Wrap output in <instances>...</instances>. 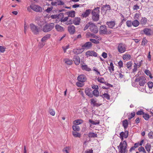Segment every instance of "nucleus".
<instances>
[{
    "instance_id": "a19ab883",
    "label": "nucleus",
    "mask_w": 153,
    "mask_h": 153,
    "mask_svg": "<svg viewBox=\"0 0 153 153\" xmlns=\"http://www.w3.org/2000/svg\"><path fill=\"white\" fill-rule=\"evenodd\" d=\"M131 58V56L129 54H125L123 56V59H129Z\"/></svg>"
},
{
    "instance_id": "ddd939ff",
    "label": "nucleus",
    "mask_w": 153,
    "mask_h": 153,
    "mask_svg": "<svg viewBox=\"0 0 153 153\" xmlns=\"http://www.w3.org/2000/svg\"><path fill=\"white\" fill-rule=\"evenodd\" d=\"M92 44L91 42H86L84 44L82 45V48L85 49H89L92 46Z\"/></svg>"
},
{
    "instance_id": "a18cd8bd",
    "label": "nucleus",
    "mask_w": 153,
    "mask_h": 153,
    "mask_svg": "<svg viewBox=\"0 0 153 153\" xmlns=\"http://www.w3.org/2000/svg\"><path fill=\"white\" fill-rule=\"evenodd\" d=\"M132 65V63L131 61H130L127 63L126 64V67L128 69H131Z\"/></svg>"
},
{
    "instance_id": "6ab92c4d",
    "label": "nucleus",
    "mask_w": 153,
    "mask_h": 153,
    "mask_svg": "<svg viewBox=\"0 0 153 153\" xmlns=\"http://www.w3.org/2000/svg\"><path fill=\"white\" fill-rule=\"evenodd\" d=\"M144 34L147 36H150L151 35L152 30L150 29L145 28L143 30Z\"/></svg>"
},
{
    "instance_id": "5701e85b",
    "label": "nucleus",
    "mask_w": 153,
    "mask_h": 153,
    "mask_svg": "<svg viewBox=\"0 0 153 153\" xmlns=\"http://www.w3.org/2000/svg\"><path fill=\"white\" fill-rule=\"evenodd\" d=\"M68 17H74L75 16V12L74 11H71L66 13Z\"/></svg>"
},
{
    "instance_id": "37998d69",
    "label": "nucleus",
    "mask_w": 153,
    "mask_h": 153,
    "mask_svg": "<svg viewBox=\"0 0 153 153\" xmlns=\"http://www.w3.org/2000/svg\"><path fill=\"white\" fill-rule=\"evenodd\" d=\"M108 69L111 73L112 72L111 71V70L112 71H114V66L113 65L112 62H111L110 63V67H108Z\"/></svg>"
},
{
    "instance_id": "09e8293b",
    "label": "nucleus",
    "mask_w": 153,
    "mask_h": 153,
    "mask_svg": "<svg viewBox=\"0 0 153 153\" xmlns=\"http://www.w3.org/2000/svg\"><path fill=\"white\" fill-rule=\"evenodd\" d=\"M132 22L131 21L128 20L126 22V24L128 27H130L132 25Z\"/></svg>"
},
{
    "instance_id": "7c9ffc66",
    "label": "nucleus",
    "mask_w": 153,
    "mask_h": 153,
    "mask_svg": "<svg viewBox=\"0 0 153 153\" xmlns=\"http://www.w3.org/2000/svg\"><path fill=\"white\" fill-rule=\"evenodd\" d=\"M140 24L139 22L137 20H135L132 22V25L135 27L138 26Z\"/></svg>"
},
{
    "instance_id": "5fc2aeb1",
    "label": "nucleus",
    "mask_w": 153,
    "mask_h": 153,
    "mask_svg": "<svg viewBox=\"0 0 153 153\" xmlns=\"http://www.w3.org/2000/svg\"><path fill=\"white\" fill-rule=\"evenodd\" d=\"M134 68L133 69V72H136L137 70V64L135 63H134Z\"/></svg>"
},
{
    "instance_id": "b1692460",
    "label": "nucleus",
    "mask_w": 153,
    "mask_h": 153,
    "mask_svg": "<svg viewBox=\"0 0 153 153\" xmlns=\"http://www.w3.org/2000/svg\"><path fill=\"white\" fill-rule=\"evenodd\" d=\"M80 20L81 19L79 18H76L73 20L74 24L76 25H79L80 23Z\"/></svg>"
},
{
    "instance_id": "f704fd0d",
    "label": "nucleus",
    "mask_w": 153,
    "mask_h": 153,
    "mask_svg": "<svg viewBox=\"0 0 153 153\" xmlns=\"http://www.w3.org/2000/svg\"><path fill=\"white\" fill-rule=\"evenodd\" d=\"M101 96L103 98H105L107 99L108 100H109L110 99V95L107 93H104L102 95H101Z\"/></svg>"
},
{
    "instance_id": "ea45409f",
    "label": "nucleus",
    "mask_w": 153,
    "mask_h": 153,
    "mask_svg": "<svg viewBox=\"0 0 153 153\" xmlns=\"http://www.w3.org/2000/svg\"><path fill=\"white\" fill-rule=\"evenodd\" d=\"M64 61L65 63L68 65H71L72 63V60L68 59H64Z\"/></svg>"
},
{
    "instance_id": "a878e982",
    "label": "nucleus",
    "mask_w": 153,
    "mask_h": 153,
    "mask_svg": "<svg viewBox=\"0 0 153 153\" xmlns=\"http://www.w3.org/2000/svg\"><path fill=\"white\" fill-rule=\"evenodd\" d=\"M128 121L127 120H125L123 121V125L125 130L128 127Z\"/></svg>"
},
{
    "instance_id": "774afa93",
    "label": "nucleus",
    "mask_w": 153,
    "mask_h": 153,
    "mask_svg": "<svg viewBox=\"0 0 153 153\" xmlns=\"http://www.w3.org/2000/svg\"><path fill=\"white\" fill-rule=\"evenodd\" d=\"M133 8L134 10H137L139 9V7L137 4H136L133 6Z\"/></svg>"
},
{
    "instance_id": "338daca9",
    "label": "nucleus",
    "mask_w": 153,
    "mask_h": 153,
    "mask_svg": "<svg viewBox=\"0 0 153 153\" xmlns=\"http://www.w3.org/2000/svg\"><path fill=\"white\" fill-rule=\"evenodd\" d=\"M126 20V19H125V18L121 20V22H120V23L119 24V25H118L119 27H120L121 26V25H122L123 24V22L125 21Z\"/></svg>"
},
{
    "instance_id": "9d476101",
    "label": "nucleus",
    "mask_w": 153,
    "mask_h": 153,
    "mask_svg": "<svg viewBox=\"0 0 153 153\" xmlns=\"http://www.w3.org/2000/svg\"><path fill=\"white\" fill-rule=\"evenodd\" d=\"M52 6L62 5L65 4V3L61 0H55L54 2H52L51 3Z\"/></svg>"
},
{
    "instance_id": "13d9d810",
    "label": "nucleus",
    "mask_w": 153,
    "mask_h": 153,
    "mask_svg": "<svg viewBox=\"0 0 153 153\" xmlns=\"http://www.w3.org/2000/svg\"><path fill=\"white\" fill-rule=\"evenodd\" d=\"M53 8V7L52 6L51 7H48L46 10L45 11L48 13H49Z\"/></svg>"
},
{
    "instance_id": "f03ea898",
    "label": "nucleus",
    "mask_w": 153,
    "mask_h": 153,
    "mask_svg": "<svg viewBox=\"0 0 153 153\" xmlns=\"http://www.w3.org/2000/svg\"><path fill=\"white\" fill-rule=\"evenodd\" d=\"M127 144L126 140L123 141V143L121 142L120 145L118 146L119 152L120 153H127L128 150L126 149Z\"/></svg>"
},
{
    "instance_id": "7ed1b4c3",
    "label": "nucleus",
    "mask_w": 153,
    "mask_h": 153,
    "mask_svg": "<svg viewBox=\"0 0 153 153\" xmlns=\"http://www.w3.org/2000/svg\"><path fill=\"white\" fill-rule=\"evenodd\" d=\"M137 76L135 81L136 82H139V84L140 86H144L146 83V78L143 76L138 77L139 75L137 74L136 76Z\"/></svg>"
},
{
    "instance_id": "3c124183",
    "label": "nucleus",
    "mask_w": 153,
    "mask_h": 153,
    "mask_svg": "<svg viewBox=\"0 0 153 153\" xmlns=\"http://www.w3.org/2000/svg\"><path fill=\"white\" fill-rule=\"evenodd\" d=\"M150 89H151L153 87V82H149L147 83Z\"/></svg>"
},
{
    "instance_id": "0e129e2a",
    "label": "nucleus",
    "mask_w": 153,
    "mask_h": 153,
    "mask_svg": "<svg viewBox=\"0 0 153 153\" xmlns=\"http://www.w3.org/2000/svg\"><path fill=\"white\" fill-rule=\"evenodd\" d=\"M74 24L73 20H70L69 21H68L66 23V24L67 25L72 24Z\"/></svg>"
},
{
    "instance_id": "aec40b11",
    "label": "nucleus",
    "mask_w": 153,
    "mask_h": 153,
    "mask_svg": "<svg viewBox=\"0 0 153 153\" xmlns=\"http://www.w3.org/2000/svg\"><path fill=\"white\" fill-rule=\"evenodd\" d=\"M106 24L109 28H113L115 25L116 23L115 21H113L107 22Z\"/></svg>"
},
{
    "instance_id": "c756f323",
    "label": "nucleus",
    "mask_w": 153,
    "mask_h": 153,
    "mask_svg": "<svg viewBox=\"0 0 153 153\" xmlns=\"http://www.w3.org/2000/svg\"><path fill=\"white\" fill-rule=\"evenodd\" d=\"M140 22L142 25H144L147 22V19L145 17H142Z\"/></svg>"
},
{
    "instance_id": "f3484780",
    "label": "nucleus",
    "mask_w": 153,
    "mask_h": 153,
    "mask_svg": "<svg viewBox=\"0 0 153 153\" xmlns=\"http://www.w3.org/2000/svg\"><path fill=\"white\" fill-rule=\"evenodd\" d=\"M91 9H88L86 10L81 15V16L84 18H86L88 16L90 13L91 12Z\"/></svg>"
},
{
    "instance_id": "f8f14e48",
    "label": "nucleus",
    "mask_w": 153,
    "mask_h": 153,
    "mask_svg": "<svg viewBox=\"0 0 153 153\" xmlns=\"http://www.w3.org/2000/svg\"><path fill=\"white\" fill-rule=\"evenodd\" d=\"M68 30L69 33L71 35L74 34L75 32V27L73 25H70L68 27Z\"/></svg>"
},
{
    "instance_id": "49530a36",
    "label": "nucleus",
    "mask_w": 153,
    "mask_h": 153,
    "mask_svg": "<svg viewBox=\"0 0 153 153\" xmlns=\"http://www.w3.org/2000/svg\"><path fill=\"white\" fill-rule=\"evenodd\" d=\"M90 41L92 42L97 44L99 43V42L98 40L92 39H90Z\"/></svg>"
},
{
    "instance_id": "423d86ee",
    "label": "nucleus",
    "mask_w": 153,
    "mask_h": 153,
    "mask_svg": "<svg viewBox=\"0 0 153 153\" xmlns=\"http://www.w3.org/2000/svg\"><path fill=\"white\" fill-rule=\"evenodd\" d=\"M99 32L100 34H108V31L106 26L105 25L101 26L99 29Z\"/></svg>"
},
{
    "instance_id": "412c9836",
    "label": "nucleus",
    "mask_w": 153,
    "mask_h": 153,
    "mask_svg": "<svg viewBox=\"0 0 153 153\" xmlns=\"http://www.w3.org/2000/svg\"><path fill=\"white\" fill-rule=\"evenodd\" d=\"M55 28L56 30L58 32H62L64 31L63 27L57 24L56 25Z\"/></svg>"
},
{
    "instance_id": "603ef678",
    "label": "nucleus",
    "mask_w": 153,
    "mask_h": 153,
    "mask_svg": "<svg viewBox=\"0 0 153 153\" xmlns=\"http://www.w3.org/2000/svg\"><path fill=\"white\" fill-rule=\"evenodd\" d=\"M144 112L142 110H140L137 111L136 114L138 115H143L144 114Z\"/></svg>"
},
{
    "instance_id": "0eeeda50",
    "label": "nucleus",
    "mask_w": 153,
    "mask_h": 153,
    "mask_svg": "<svg viewBox=\"0 0 153 153\" xmlns=\"http://www.w3.org/2000/svg\"><path fill=\"white\" fill-rule=\"evenodd\" d=\"M30 28L32 32L35 34H37L39 32L38 27L33 24H30Z\"/></svg>"
},
{
    "instance_id": "a211bd4d",
    "label": "nucleus",
    "mask_w": 153,
    "mask_h": 153,
    "mask_svg": "<svg viewBox=\"0 0 153 153\" xmlns=\"http://www.w3.org/2000/svg\"><path fill=\"white\" fill-rule=\"evenodd\" d=\"M73 61L76 65H78L80 63V59L79 56L77 55L74 56L73 58Z\"/></svg>"
},
{
    "instance_id": "bb28decb",
    "label": "nucleus",
    "mask_w": 153,
    "mask_h": 153,
    "mask_svg": "<svg viewBox=\"0 0 153 153\" xmlns=\"http://www.w3.org/2000/svg\"><path fill=\"white\" fill-rule=\"evenodd\" d=\"M88 136L89 138H95L97 137V134L93 132H90L88 134Z\"/></svg>"
},
{
    "instance_id": "6e6552de",
    "label": "nucleus",
    "mask_w": 153,
    "mask_h": 153,
    "mask_svg": "<svg viewBox=\"0 0 153 153\" xmlns=\"http://www.w3.org/2000/svg\"><path fill=\"white\" fill-rule=\"evenodd\" d=\"M89 29L91 32L94 33H97L98 31V28L97 26L92 23L90 25Z\"/></svg>"
},
{
    "instance_id": "4c0bfd02",
    "label": "nucleus",
    "mask_w": 153,
    "mask_h": 153,
    "mask_svg": "<svg viewBox=\"0 0 153 153\" xmlns=\"http://www.w3.org/2000/svg\"><path fill=\"white\" fill-rule=\"evenodd\" d=\"M145 73L148 76H149L150 79L152 78L151 72L148 70H146L144 71Z\"/></svg>"
},
{
    "instance_id": "e2e57ef3",
    "label": "nucleus",
    "mask_w": 153,
    "mask_h": 153,
    "mask_svg": "<svg viewBox=\"0 0 153 153\" xmlns=\"http://www.w3.org/2000/svg\"><path fill=\"white\" fill-rule=\"evenodd\" d=\"M118 66L119 68H121L123 67V62L122 61L120 60L118 63Z\"/></svg>"
},
{
    "instance_id": "2eb2a0df",
    "label": "nucleus",
    "mask_w": 153,
    "mask_h": 153,
    "mask_svg": "<svg viewBox=\"0 0 153 153\" xmlns=\"http://www.w3.org/2000/svg\"><path fill=\"white\" fill-rule=\"evenodd\" d=\"M77 79L79 82H83L86 81L87 78L85 75L82 74L78 76L77 77Z\"/></svg>"
},
{
    "instance_id": "c03bdc74",
    "label": "nucleus",
    "mask_w": 153,
    "mask_h": 153,
    "mask_svg": "<svg viewBox=\"0 0 153 153\" xmlns=\"http://www.w3.org/2000/svg\"><path fill=\"white\" fill-rule=\"evenodd\" d=\"M58 19L60 21H61L64 17V14L63 13H60L57 15Z\"/></svg>"
},
{
    "instance_id": "58836bf2",
    "label": "nucleus",
    "mask_w": 153,
    "mask_h": 153,
    "mask_svg": "<svg viewBox=\"0 0 153 153\" xmlns=\"http://www.w3.org/2000/svg\"><path fill=\"white\" fill-rule=\"evenodd\" d=\"M98 82L102 83H105L106 82L103 77H98L97 79Z\"/></svg>"
},
{
    "instance_id": "de8ad7c7",
    "label": "nucleus",
    "mask_w": 153,
    "mask_h": 153,
    "mask_svg": "<svg viewBox=\"0 0 153 153\" xmlns=\"http://www.w3.org/2000/svg\"><path fill=\"white\" fill-rule=\"evenodd\" d=\"M148 137L149 139H153V132L151 131L148 134Z\"/></svg>"
},
{
    "instance_id": "8fccbe9b",
    "label": "nucleus",
    "mask_w": 153,
    "mask_h": 153,
    "mask_svg": "<svg viewBox=\"0 0 153 153\" xmlns=\"http://www.w3.org/2000/svg\"><path fill=\"white\" fill-rule=\"evenodd\" d=\"M138 150L140 152H143V153H146V151L145 150L143 146H140L138 148Z\"/></svg>"
},
{
    "instance_id": "bf43d9fd",
    "label": "nucleus",
    "mask_w": 153,
    "mask_h": 153,
    "mask_svg": "<svg viewBox=\"0 0 153 153\" xmlns=\"http://www.w3.org/2000/svg\"><path fill=\"white\" fill-rule=\"evenodd\" d=\"M93 70L96 72L97 75H99L100 76H101V75H100V72L98 71L97 69L96 68L94 67Z\"/></svg>"
},
{
    "instance_id": "79ce46f5",
    "label": "nucleus",
    "mask_w": 153,
    "mask_h": 153,
    "mask_svg": "<svg viewBox=\"0 0 153 153\" xmlns=\"http://www.w3.org/2000/svg\"><path fill=\"white\" fill-rule=\"evenodd\" d=\"M83 122V121L81 119L76 120L74 121V122H75V124L77 125L82 123Z\"/></svg>"
},
{
    "instance_id": "864d4df0",
    "label": "nucleus",
    "mask_w": 153,
    "mask_h": 153,
    "mask_svg": "<svg viewBox=\"0 0 153 153\" xmlns=\"http://www.w3.org/2000/svg\"><path fill=\"white\" fill-rule=\"evenodd\" d=\"M6 48L5 47L3 46H0V52L1 53H3L5 51Z\"/></svg>"
},
{
    "instance_id": "473e14b6",
    "label": "nucleus",
    "mask_w": 153,
    "mask_h": 153,
    "mask_svg": "<svg viewBox=\"0 0 153 153\" xmlns=\"http://www.w3.org/2000/svg\"><path fill=\"white\" fill-rule=\"evenodd\" d=\"M72 128L74 130V131H79L80 130V128L77 125L75 124L72 126Z\"/></svg>"
},
{
    "instance_id": "4be33fe9",
    "label": "nucleus",
    "mask_w": 153,
    "mask_h": 153,
    "mask_svg": "<svg viewBox=\"0 0 153 153\" xmlns=\"http://www.w3.org/2000/svg\"><path fill=\"white\" fill-rule=\"evenodd\" d=\"M111 7L110 5L108 4H106L105 5H103L101 8V10L102 11H107L108 10H111Z\"/></svg>"
},
{
    "instance_id": "2f4dec72",
    "label": "nucleus",
    "mask_w": 153,
    "mask_h": 153,
    "mask_svg": "<svg viewBox=\"0 0 153 153\" xmlns=\"http://www.w3.org/2000/svg\"><path fill=\"white\" fill-rule=\"evenodd\" d=\"M143 117L145 120H148L150 117V116L148 114L144 112L143 115Z\"/></svg>"
},
{
    "instance_id": "1a4fd4ad",
    "label": "nucleus",
    "mask_w": 153,
    "mask_h": 153,
    "mask_svg": "<svg viewBox=\"0 0 153 153\" xmlns=\"http://www.w3.org/2000/svg\"><path fill=\"white\" fill-rule=\"evenodd\" d=\"M118 51L120 53H123L126 51V48L125 45L123 43L119 44L118 46Z\"/></svg>"
},
{
    "instance_id": "e433bc0d",
    "label": "nucleus",
    "mask_w": 153,
    "mask_h": 153,
    "mask_svg": "<svg viewBox=\"0 0 153 153\" xmlns=\"http://www.w3.org/2000/svg\"><path fill=\"white\" fill-rule=\"evenodd\" d=\"M151 148V145L150 144L147 143L145 146V148L148 152H149Z\"/></svg>"
},
{
    "instance_id": "9b49d317",
    "label": "nucleus",
    "mask_w": 153,
    "mask_h": 153,
    "mask_svg": "<svg viewBox=\"0 0 153 153\" xmlns=\"http://www.w3.org/2000/svg\"><path fill=\"white\" fill-rule=\"evenodd\" d=\"M85 54L87 56H94V57H97V53L93 51H88L86 52Z\"/></svg>"
},
{
    "instance_id": "39448f33",
    "label": "nucleus",
    "mask_w": 153,
    "mask_h": 153,
    "mask_svg": "<svg viewBox=\"0 0 153 153\" xmlns=\"http://www.w3.org/2000/svg\"><path fill=\"white\" fill-rule=\"evenodd\" d=\"M30 8L36 12H41L42 11V8L36 4H32Z\"/></svg>"
},
{
    "instance_id": "6e6d98bb",
    "label": "nucleus",
    "mask_w": 153,
    "mask_h": 153,
    "mask_svg": "<svg viewBox=\"0 0 153 153\" xmlns=\"http://www.w3.org/2000/svg\"><path fill=\"white\" fill-rule=\"evenodd\" d=\"M49 112L50 114L52 116H54L55 114V112L52 109H50Z\"/></svg>"
},
{
    "instance_id": "052dcab7",
    "label": "nucleus",
    "mask_w": 153,
    "mask_h": 153,
    "mask_svg": "<svg viewBox=\"0 0 153 153\" xmlns=\"http://www.w3.org/2000/svg\"><path fill=\"white\" fill-rule=\"evenodd\" d=\"M135 115V112H132L131 114V115L130 116H128V119L130 120Z\"/></svg>"
},
{
    "instance_id": "c85d7f7f",
    "label": "nucleus",
    "mask_w": 153,
    "mask_h": 153,
    "mask_svg": "<svg viewBox=\"0 0 153 153\" xmlns=\"http://www.w3.org/2000/svg\"><path fill=\"white\" fill-rule=\"evenodd\" d=\"M89 122L93 125H96L97 124H99L100 123V121L99 120H97L95 122L92 120L89 119Z\"/></svg>"
},
{
    "instance_id": "dca6fc26",
    "label": "nucleus",
    "mask_w": 153,
    "mask_h": 153,
    "mask_svg": "<svg viewBox=\"0 0 153 153\" xmlns=\"http://www.w3.org/2000/svg\"><path fill=\"white\" fill-rule=\"evenodd\" d=\"M84 51V48H80L74 49L73 52L74 54L77 55L82 53Z\"/></svg>"
},
{
    "instance_id": "20e7f679",
    "label": "nucleus",
    "mask_w": 153,
    "mask_h": 153,
    "mask_svg": "<svg viewBox=\"0 0 153 153\" xmlns=\"http://www.w3.org/2000/svg\"><path fill=\"white\" fill-rule=\"evenodd\" d=\"M54 24L53 23H50L45 25L43 28V31L47 32L51 30L54 27Z\"/></svg>"
},
{
    "instance_id": "69168bd1",
    "label": "nucleus",
    "mask_w": 153,
    "mask_h": 153,
    "mask_svg": "<svg viewBox=\"0 0 153 153\" xmlns=\"http://www.w3.org/2000/svg\"><path fill=\"white\" fill-rule=\"evenodd\" d=\"M76 85L78 87H82L83 85V84L78 82H76Z\"/></svg>"
},
{
    "instance_id": "4468645a",
    "label": "nucleus",
    "mask_w": 153,
    "mask_h": 153,
    "mask_svg": "<svg viewBox=\"0 0 153 153\" xmlns=\"http://www.w3.org/2000/svg\"><path fill=\"white\" fill-rule=\"evenodd\" d=\"M85 92L89 97L91 98L92 97V91L91 88H86L85 89Z\"/></svg>"
},
{
    "instance_id": "680f3d73",
    "label": "nucleus",
    "mask_w": 153,
    "mask_h": 153,
    "mask_svg": "<svg viewBox=\"0 0 153 153\" xmlns=\"http://www.w3.org/2000/svg\"><path fill=\"white\" fill-rule=\"evenodd\" d=\"M92 88L94 90L98 89L99 87L97 85H95L94 84L92 85L91 86Z\"/></svg>"
},
{
    "instance_id": "4d7b16f0",
    "label": "nucleus",
    "mask_w": 153,
    "mask_h": 153,
    "mask_svg": "<svg viewBox=\"0 0 153 153\" xmlns=\"http://www.w3.org/2000/svg\"><path fill=\"white\" fill-rule=\"evenodd\" d=\"M124 137L126 138H127V137L128 136V131L127 130H125V132H124Z\"/></svg>"
},
{
    "instance_id": "72a5a7b5",
    "label": "nucleus",
    "mask_w": 153,
    "mask_h": 153,
    "mask_svg": "<svg viewBox=\"0 0 153 153\" xmlns=\"http://www.w3.org/2000/svg\"><path fill=\"white\" fill-rule=\"evenodd\" d=\"M82 68L83 70H85L87 71H91V69L88 68L87 65H82Z\"/></svg>"
},
{
    "instance_id": "393cba45",
    "label": "nucleus",
    "mask_w": 153,
    "mask_h": 153,
    "mask_svg": "<svg viewBox=\"0 0 153 153\" xmlns=\"http://www.w3.org/2000/svg\"><path fill=\"white\" fill-rule=\"evenodd\" d=\"M92 97L93 96H94L96 97H98L99 95V93L98 91V89L94 90L92 91Z\"/></svg>"
},
{
    "instance_id": "f257e3e1",
    "label": "nucleus",
    "mask_w": 153,
    "mask_h": 153,
    "mask_svg": "<svg viewBox=\"0 0 153 153\" xmlns=\"http://www.w3.org/2000/svg\"><path fill=\"white\" fill-rule=\"evenodd\" d=\"M100 7H97L94 8L91 12L92 15V18L93 20L95 21H97L99 19V9Z\"/></svg>"
},
{
    "instance_id": "c9c22d12",
    "label": "nucleus",
    "mask_w": 153,
    "mask_h": 153,
    "mask_svg": "<svg viewBox=\"0 0 153 153\" xmlns=\"http://www.w3.org/2000/svg\"><path fill=\"white\" fill-rule=\"evenodd\" d=\"M50 37V34H48L44 36L41 39V41L42 42L45 41L49 39Z\"/></svg>"
},
{
    "instance_id": "cd10ccee",
    "label": "nucleus",
    "mask_w": 153,
    "mask_h": 153,
    "mask_svg": "<svg viewBox=\"0 0 153 153\" xmlns=\"http://www.w3.org/2000/svg\"><path fill=\"white\" fill-rule=\"evenodd\" d=\"M73 135L76 137L80 138L81 137V135L79 133L77 132L76 131H73L72 132Z\"/></svg>"
}]
</instances>
